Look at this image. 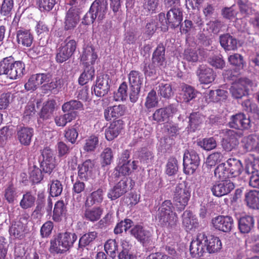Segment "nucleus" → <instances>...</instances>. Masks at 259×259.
<instances>
[{
  "label": "nucleus",
  "mask_w": 259,
  "mask_h": 259,
  "mask_svg": "<svg viewBox=\"0 0 259 259\" xmlns=\"http://www.w3.org/2000/svg\"><path fill=\"white\" fill-rule=\"evenodd\" d=\"M77 239V236L74 232L59 233L50 240L49 251L53 254H63L73 247Z\"/></svg>",
  "instance_id": "1"
},
{
  "label": "nucleus",
  "mask_w": 259,
  "mask_h": 259,
  "mask_svg": "<svg viewBox=\"0 0 259 259\" xmlns=\"http://www.w3.org/2000/svg\"><path fill=\"white\" fill-rule=\"evenodd\" d=\"M174 210V207L170 200H166L162 203L156 214V219L161 227L168 229H171L176 227L178 217Z\"/></svg>",
  "instance_id": "2"
},
{
  "label": "nucleus",
  "mask_w": 259,
  "mask_h": 259,
  "mask_svg": "<svg viewBox=\"0 0 259 259\" xmlns=\"http://www.w3.org/2000/svg\"><path fill=\"white\" fill-rule=\"evenodd\" d=\"M76 49V42L74 39L67 37L64 44H62L57 49L56 61L58 63H62L68 60L74 54Z\"/></svg>",
  "instance_id": "3"
},
{
  "label": "nucleus",
  "mask_w": 259,
  "mask_h": 259,
  "mask_svg": "<svg viewBox=\"0 0 259 259\" xmlns=\"http://www.w3.org/2000/svg\"><path fill=\"white\" fill-rule=\"evenodd\" d=\"M190 197V192L184 183L177 185L174 191V200L178 209L182 211L188 204Z\"/></svg>",
  "instance_id": "4"
},
{
  "label": "nucleus",
  "mask_w": 259,
  "mask_h": 259,
  "mask_svg": "<svg viewBox=\"0 0 259 259\" xmlns=\"http://www.w3.org/2000/svg\"><path fill=\"white\" fill-rule=\"evenodd\" d=\"M200 158L197 152L189 149L185 151L183 156L184 171L186 174H192L200 164Z\"/></svg>",
  "instance_id": "5"
},
{
  "label": "nucleus",
  "mask_w": 259,
  "mask_h": 259,
  "mask_svg": "<svg viewBox=\"0 0 259 259\" xmlns=\"http://www.w3.org/2000/svg\"><path fill=\"white\" fill-rule=\"evenodd\" d=\"M233 224L234 221L231 217L219 215L211 219L210 226L217 231L228 233L231 231Z\"/></svg>",
  "instance_id": "6"
},
{
  "label": "nucleus",
  "mask_w": 259,
  "mask_h": 259,
  "mask_svg": "<svg viewBox=\"0 0 259 259\" xmlns=\"http://www.w3.org/2000/svg\"><path fill=\"white\" fill-rule=\"evenodd\" d=\"M81 10L76 6L71 7L66 13L64 18V30H73L80 21Z\"/></svg>",
  "instance_id": "7"
},
{
  "label": "nucleus",
  "mask_w": 259,
  "mask_h": 259,
  "mask_svg": "<svg viewBox=\"0 0 259 259\" xmlns=\"http://www.w3.org/2000/svg\"><path fill=\"white\" fill-rule=\"evenodd\" d=\"M111 79L107 74H103L97 77L96 84L92 88V93L98 97L107 95L110 87Z\"/></svg>",
  "instance_id": "8"
},
{
  "label": "nucleus",
  "mask_w": 259,
  "mask_h": 259,
  "mask_svg": "<svg viewBox=\"0 0 259 259\" xmlns=\"http://www.w3.org/2000/svg\"><path fill=\"white\" fill-rule=\"evenodd\" d=\"M41 155L42 159H39L40 167L44 172L50 174L55 167L53 151L50 148L45 147L41 151Z\"/></svg>",
  "instance_id": "9"
},
{
  "label": "nucleus",
  "mask_w": 259,
  "mask_h": 259,
  "mask_svg": "<svg viewBox=\"0 0 259 259\" xmlns=\"http://www.w3.org/2000/svg\"><path fill=\"white\" fill-rule=\"evenodd\" d=\"M206 235L204 233H198L195 239L193 240L190 245V252L193 257L200 256L206 251L205 248Z\"/></svg>",
  "instance_id": "10"
},
{
  "label": "nucleus",
  "mask_w": 259,
  "mask_h": 259,
  "mask_svg": "<svg viewBox=\"0 0 259 259\" xmlns=\"http://www.w3.org/2000/svg\"><path fill=\"white\" fill-rule=\"evenodd\" d=\"M130 230V234L144 245L152 241V233L141 225H136Z\"/></svg>",
  "instance_id": "11"
},
{
  "label": "nucleus",
  "mask_w": 259,
  "mask_h": 259,
  "mask_svg": "<svg viewBox=\"0 0 259 259\" xmlns=\"http://www.w3.org/2000/svg\"><path fill=\"white\" fill-rule=\"evenodd\" d=\"M220 133L224 134L226 136L222 141L223 148L226 151L230 152L239 144L238 136L236 132L232 130H222Z\"/></svg>",
  "instance_id": "12"
},
{
  "label": "nucleus",
  "mask_w": 259,
  "mask_h": 259,
  "mask_svg": "<svg viewBox=\"0 0 259 259\" xmlns=\"http://www.w3.org/2000/svg\"><path fill=\"white\" fill-rule=\"evenodd\" d=\"M178 104H171L164 108L157 109L153 114V120L157 122L168 121L169 117L178 111Z\"/></svg>",
  "instance_id": "13"
},
{
  "label": "nucleus",
  "mask_w": 259,
  "mask_h": 259,
  "mask_svg": "<svg viewBox=\"0 0 259 259\" xmlns=\"http://www.w3.org/2000/svg\"><path fill=\"white\" fill-rule=\"evenodd\" d=\"M235 188V185L230 180H224L215 182L211 187L212 194L218 197L227 195Z\"/></svg>",
  "instance_id": "14"
},
{
  "label": "nucleus",
  "mask_w": 259,
  "mask_h": 259,
  "mask_svg": "<svg viewBox=\"0 0 259 259\" xmlns=\"http://www.w3.org/2000/svg\"><path fill=\"white\" fill-rule=\"evenodd\" d=\"M228 125L237 130H247L250 127V120L244 113H239L231 116Z\"/></svg>",
  "instance_id": "15"
},
{
  "label": "nucleus",
  "mask_w": 259,
  "mask_h": 259,
  "mask_svg": "<svg viewBox=\"0 0 259 259\" xmlns=\"http://www.w3.org/2000/svg\"><path fill=\"white\" fill-rule=\"evenodd\" d=\"M199 81L202 84L211 83L215 79L216 74L213 69L206 65L199 66L196 72Z\"/></svg>",
  "instance_id": "16"
},
{
  "label": "nucleus",
  "mask_w": 259,
  "mask_h": 259,
  "mask_svg": "<svg viewBox=\"0 0 259 259\" xmlns=\"http://www.w3.org/2000/svg\"><path fill=\"white\" fill-rule=\"evenodd\" d=\"M49 81L50 76L48 74L37 73L33 74L25 84V89L27 91H35L40 85Z\"/></svg>",
  "instance_id": "17"
},
{
  "label": "nucleus",
  "mask_w": 259,
  "mask_h": 259,
  "mask_svg": "<svg viewBox=\"0 0 259 259\" xmlns=\"http://www.w3.org/2000/svg\"><path fill=\"white\" fill-rule=\"evenodd\" d=\"M34 135V130L27 126L18 127L16 131V138L21 145L28 146L30 145Z\"/></svg>",
  "instance_id": "18"
},
{
  "label": "nucleus",
  "mask_w": 259,
  "mask_h": 259,
  "mask_svg": "<svg viewBox=\"0 0 259 259\" xmlns=\"http://www.w3.org/2000/svg\"><path fill=\"white\" fill-rule=\"evenodd\" d=\"M128 179L124 178L111 188L107 194V197L111 200H114L124 195L127 191Z\"/></svg>",
  "instance_id": "19"
},
{
  "label": "nucleus",
  "mask_w": 259,
  "mask_h": 259,
  "mask_svg": "<svg viewBox=\"0 0 259 259\" xmlns=\"http://www.w3.org/2000/svg\"><path fill=\"white\" fill-rule=\"evenodd\" d=\"M169 26L175 29L180 26L183 18V11L179 8L172 7L166 13Z\"/></svg>",
  "instance_id": "20"
},
{
  "label": "nucleus",
  "mask_w": 259,
  "mask_h": 259,
  "mask_svg": "<svg viewBox=\"0 0 259 259\" xmlns=\"http://www.w3.org/2000/svg\"><path fill=\"white\" fill-rule=\"evenodd\" d=\"M94 165V161L91 159H87L79 164L77 167V178L81 181H88L92 176Z\"/></svg>",
  "instance_id": "21"
},
{
  "label": "nucleus",
  "mask_w": 259,
  "mask_h": 259,
  "mask_svg": "<svg viewBox=\"0 0 259 259\" xmlns=\"http://www.w3.org/2000/svg\"><path fill=\"white\" fill-rule=\"evenodd\" d=\"M9 67V71L7 77L12 80L17 79L22 77L25 71V64L22 61H15L13 62L11 60Z\"/></svg>",
  "instance_id": "22"
},
{
  "label": "nucleus",
  "mask_w": 259,
  "mask_h": 259,
  "mask_svg": "<svg viewBox=\"0 0 259 259\" xmlns=\"http://www.w3.org/2000/svg\"><path fill=\"white\" fill-rule=\"evenodd\" d=\"M91 9L97 18L98 21L105 18L108 10L107 0H95L92 4Z\"/></svg>",
  "instance_id": "23"
},
{
  "label": "nucleus",
  "mask_w": 259,
  "mask_h": 259,
  "mask_svg": "<svg viewBox=\"0 0 259 259\" xmlns=\"http://www.w3.org/2000/svg\"><path fill=\"white\" fill-rule=\"evenodd\" d=\"M182 224L187 231L195 230L199 227L197 218L189 210H185L182 214Z\"/></svg>",
  "instance_id": "24"
},
{
  "label": "nucleus",
  "mask_w": 259,
  "mask_h": 259,
  "mask_svg": "<svg viewBox=\"0 0 259 259\" xmlns=\"http://www.w3.org/2000/svg\"><path fill=\"white\" fill-rule=\"evenodd\" d=\"M16 39L19 47H30L33 41V36L29 30L21 28L16 31Z\"/></svg>",
  "instance_id": "25"
},
{
  "label": "nucleus",
  "mask_w": 259,
  "mask_h": 259,
  "mask_svg": "<svg viewBox=\"0 0 259 259\" xmlns=\"http://www.w3.org/2000/svg\"><path fill=\"white\" fill-rule=\"evenodd\" d=\"M165 54V46L162 43H160L158 45L152 54V61L160 68L165 67L166 64Z\"/></svg>",
  "instance_id": "26"
},
{
  "label": "nucleus",
  "mask_w": 259,
  "mask_h": 259,
  "mask_svg": "<svg viewBox=\"0 0 259 259\" xmlns=\"http://www.w3.org/2000/svg\"><path fill=\"white\" fill-rule=\"evenodd\" d=\"M123 128V122L119 119L113 121L105 130V137L108 141L116 138Z\"/></svg>",
  "instance_id": "27"
},
{
  "label": "nucleus",
  "mask_w": 259,
  "mask_h": 259,
  "mask_svg": "<svg viewBox=\"0 0 259 259\" xmlns=\"http://www.w3.org/2000/svg\"><path fill=\"white\" fill-rule=\"evenodd\" d=\"M219 40L221 47L225 51H235L237 48V39L229 33L221 35Z\"/></svg>",
  "instance_id": "28"
},
{
  "label": "nucleus",
  "mask_w": 259,
  "mask_h": 259,
  "mask_svg": "<svg viewBox=\"0 0 259 259\" xmlns=\"http://www.w3.org/2000/svg\"><path fill=\"white\" fill-rule=\"evenodd\" d=\"M125 110L126 107L124 105L109 107L104 110L105 118L107 121H109L112 118H119L124 114Z\"/></svg>",
  "instance_id": "29"
},
{
  "label": "nucleus",
  "mask_w": 259,
  "mask_h": 259,
  "mask_svg": "<svg viewBox=\"0 0 259 259\" xmlns=\"http://www.w3.org/2000/svg\"><path fill=\"white\" fill-rule=\"evenodd\" d=\"M230 92L232 97L237 100L241 99L248 95V89L243 81L233 83L230 88Z\"/></svg>",
  "instance_id": "30"
},
{
  "label": "nucleus",
  "mask_w": 259,
  "mask_h": 259,
  "mask_svg": "<svg viewBox=\"0 0 259 259\" xmlns=\"http://www.w3.org/2000/svg\"><path fill=\"white\" fill-rule=\"evenodd\" d=\"M27 226L21 220L13 223L9 228L11 236L15 238L22 239L25 236Z\"/></svg>",
  "instance_id": "31"
},
{
  "label": "nucleus",
  "mask_w": 259,
  "mask_h": 259,
  "mask_svg": "<svg viewBox=\"0 0 259 259\" xmlns=\"http://www.w3.org/2000/svg\"><path fill=\"white\" fill-rule=\"evenodd\" d=\"M238 223L240 232L242 234H247L253 228L254 220L252 216L245 215L239 219Z\"/></svg>",
  "instance_id": "32"
},
{
  "label": "nucleus",
  "mask_w": 259,
  "mask_h": 259,
  "mask_svg": "<svg viewBox=\"0 0 259 259\" xmlns=\"http://www.w3.org/2000/svg\"><path fill=\"white\" fill-rule=\"evenodd\" d=\"M228 172L231 178L239 176L242 171L243 165L241 161L236 158H229L227 161Z\"/></svg>",
  "instance_id": "33"
},
{
  "label": "nucleus",
  "mask_w": 259,
  "mask_h": 259,
  "mask_svg": "<svg viewBox=\"0 0 259 259\" xmlns=\"http://www.w3.org/2000/svg\"><path fill=\"white\" fill-rule=\"evenodd\" d=\"M205 241V248L207 252L212 253L218 252L222 248V242L218 237L210 235L207 237Z\"/></svg>",
  "instance_id": "34"
},
{
  "label": "nucleus",
  "mask_w": 259,
  "mask_h": 259,
  "mask_svg": "<svg viewBox=\"0 0 259 259\" xmlns=\"http://www.w3.org/2000/svg\"><path fill=\"white\" fill-rule=\"evenodd\" d=\"M98 234L96 231H91L82 235L79 239L77 250L83 251L85 247L91 245Z\"/></svg>",
  "instance_id": "35"
},
{
  "label": "nucleus",
  "mask_w": 259,
  "mask_h": 259,
  "mask_svg": "<svg viewBox=\"0 0 259 259\" xmlns=\"http://www.w3.org/2000/svg\"><path fill=\"white\" fill-rule=\"evenodd\" d=\"M84 71L80 75L78 83L81 85L85 84L89 80H92L95 76V69L93 66L90 65L89 62L84 63Z\"/></svg>",
  "instance_id": "36"
},
{
  "label": "nucleus",
  "mask_w": 259,
  "mask_h": 259,
  "mask_svg": "<svg viewBox=\"0 0 259 259\" xmlns=\"http://www.w3.org/2000/svg\"><path fill=\"white\" fill-rule=\"evenodd\" d=\"M82 128V127L81 124L78 123H75L73 126L65 130L64 133L65 138L71 144H75L78 137L79 133Z\"/></svg>",
  "instance_id": "37"
},
{
  "label": "nucleus",
  "mask_w": 259,
  "mask_h": 259,
  "mask_svg": "<svg viewBox=\"0 0 259 259\" xmlns=\"http://www.w3.org/2000/svg\"><path fill=\"white\" fill-rule=\"evenodd\" d=\"M77 115L76 111H71L66 113L56 116L55 118V122L58 126L64 127L67 123L71 122L75 119Z\"/></svg>",
  "instance_id": "38"
},
{
  "label": "nucleus",
  "mask_w": 259,
  "mask_h": 259,
  "mask_svg": "<svg viewBox=\"0 0 259 259\" xmlns=\"http://www.w3.org/2000/svg\"><path fill=\"white\" fill-rule=\"evenodd\" d=\"M56 102L54 100H48L44 104L40 113V118L48 119L51 118L55 110Z\"/></svg>",
  "instance_id": "39"
},
{
  "label": "nucleus",
  "mask_w": 259,
  "mask_h": 259,
  "mask_svg": "<svg viewBox=\"0 0 259 259\" xmlns=\"http://www.w3.org/2000/svg\"><path fill=\"white\" fill-rule=\"evenodd\" d=\"M160 4V0H143L142 12L148 16L156 13Z\"/></svg>",
  "instance_id": "40"
},
{
  "label": "nucleus",
  "mask_w": 259,
  "mask_h": 259,
  "mask_svg": "<svg viewBox=\"0 0 259 259\" xmlns=\"http://www.w3.org/2000/svg\"><path fill=\"white\" fill-rule=\"evenodd\" d=\"M129 87L141 88L144 81L143 75L138 71L132 70L128 74Z\"/></svg>",
  "instance_id": "41"
},
{
  "label": "nucleus",
  "mask_w": 259,
  "mask_h": 259,
  "mask_svg": "<svg viewBox=\"0 0 259 259\" xmlns=\"http://www.w3.org/2000/svg\"><path fill=\"white\" fill-rule=\"evenodd\" d=\"M98 56L95 52V49L92 47L88 46L84 49L80 60L83 65L84 63L89 62L90 65L93 66Z\"/></svg>",
  "instance_id": "42"
},
{
  "label": "nucleus",
  "mask_w": 259,
  "mask_h": 259,
  "mask_svg": "<svg viewBox=\"0 0 259 259\" xmlns=\"http://www.w3.org/2000/svg\"><path fill=\"white\" fill-rule=\"evenodd\" d=\"M66 212V207L63 201H58L55 204L53 220L56 222L61 221L62 218L65 215Z\"/></svg>",
  "instance_id": "43"
},
{
  "label": "nucleus",
  "mask_w": 259,
  "mask_h": 259,
  "mask_svg": "<svg viewBox=\"0 0 259 259\" xmlns=\"http://www.w3.org/2000/svg\"><path fill=\"white\" fill-rule=\"evenodd\" d=\"M206 95V97L209 101L217 102L226 100L228 93L226 90L218 89L215 91L210 90Z\"/></svg>",
  "instance_id": "44"
},
{
  "label": "nucleus",
  "mask_w": 259,
  "mask_h": 259,
  "mask_svg": "<svg viewBox=\"0 0 259 259\" xmlns=\"http://www.w3.org/2000/svg\"><path fill=\"white\" fill-rule=\"evenodd\" d=\"M103 213V209L100 207H94L87 208L84 213V218L91 222L99 220Z\"/></svg>",
  "instance_id": "45"
},
{
  "label": "nucleus",
  "mask_w": 259,
  "mask_h": 259,
  "mask_svg": "<svg viewBox=\"0 0 259 259\" xmlns=\"http://www.w3.org/2000/svg\"><path fill=\"white\" fill-rule=\"evenodd\" d=\"M189 118V126L190 128V132H195L203 122L204 117L199 112H193L190 114Z\"/></svg>",
  "instance_id": "46"
},
{
  "label": "nucleus",
  "mask_w": 259,
  "mask_h": 259,
  "mask_svg": "<svg viewBox=\"0 0 259 259\" xmlns=\"http://www.w3.org/2000/svg\"><path fill=\"white\" fill-rule=\"evenodd\" d=\"M138 161L134 160L131 163H118L116 167L119 174L123 176L128 175L132 171V170H136L138 167Z\"/></svg>",
  "instance_id": "47"
},
{
  "label": "nucleus",
  "mask_w": 259,
  "mask_h": 259,
  "mask_svg": "<svg viewBox=\"0 0 259 259\" xmlns=\"http://www.w3.org/2000/svg\"><path fill=\"white\" fill-rule=\"evenodd\" d=\"M62 110L64 113L82 110H83V105L78 100H71L62 105Z\"/></svg>",
  "instance_id": "48"
},
{
  "label": "nucleus",
  "mask_w": 259,
  "mask_h": 259,
  "mask_svg": "<svg viewBox=\"0 0 259 259\" xmlns=\"http://www.w3.org/2000/svg\"><path fill=\"white\" fill-rule=\"evenodd\" d=\"M237 4L242 14L249 16L255 13V7L256 5L254 3H252L248 1L243 2L242 1H239L238 2Z\"/></svg>",
  "instance_id": "49"
},
{
  "label": "nucleus",
  "mask_w": 259,
  "mask_h": 259,
  "mask_svg": "<svg viewBox=\"0 0 259 259\" xmlns=\"http://www.w3.org/2000/svg\"><path fill=\"white\" fill-rule=\"evenodd\" d=\"M104 191L102 188H99L93 192L86 201V205H93L96 203H100L103 200Z\"/></svg>",
  "instance_id": "50"
},
{
  "label": "nucleus",
  "mask_w": 259,
  "mask_h": 259,
  "mask_svg": "<svg viewBox=\"0 0 259 259\" xmlns=\"http://www.w3.org/2000/svg\"><path fill=\"white\" fill-rule=\"evenodd\" d=\"M183 100L185 102H189L196 97L197 92L192 87L184 84L182 87Z\"/></svg>",
  "instance_id": "51"
},
{
  "label": "nucleus",
  "mask_w": 259,
  "mask_h": 259,
  "mask_svg": "<svg viewBox=\"0 0 259 259\" xmlns=\"http://www.w3.org/2000/svg\"><path fill=\"white\" fill-rule=\"evenodd\" d=\"M98 145V137L95 135H92L85 140L83 148L87 152H93L97 148Z\"/></svg>",
  "instance_id": "52"
},
{
  "label": "nucleus",
  "mask_w": 259,
  "mask_h": 259,
  "mask_svg": "<svg viewBox=\"0 0 259 259\" xmlns=\"http://www.w3.org/2000/svg\"><path fill=\"white\" fill-rule=\"evenodd\" d=\"M35 197L30 192H27L23 195L20 201V206L24 209L30 208L34 205Z\"/></svg>",
  "instance_id": "53"
},
{
  "label": "nucleus",
  "mask_w": 259,
  "mask_h": 259,
  "mask_svg": "<svg viewBox=\"0 0 259 259\" xmlns=\"http://www.w3.org/2000/svg\"><path fill=\"white\" fill-rule=\"evenodd\" d=\"M50 194L52 197H57L60 196L63 191V185L62 183L58 180H52L50 181Z\"/></svg>",
  "instance_id": "54"
},
{
  "label": "nucleus",
  "mask_w": 259,
  "mask_h": 259,
  "mask_svg": "<svg viewBox=\"0 0 259 259\" xmlns=\"http://www.w3.org/2000/svg\"><path fill=\"white\" fill-rule=\"evenodd\" d=\"M214 176L219 179L224 180L231 178L226 164L222 163L218 165L214 171Z\"/></svg>",
  "instance_id": "55"
},
{
  "label": "nucleus",
  "mask_w": 259,
  "mask_h": 259,
  "mask_svg": "<svg viewBox=\"0 0 259 259\" xmlns=\"http://www.w3.org/2000/svg\"><path fill=\"white\" fill-rule=\"evenodd\" d=\"M244 196V201L246 205L250 208H252L259 197V191L249 190L245 193Z\"/></svg>",
  "instance_id": "56"
},
{
  "label": "nucleus",
  "mask_w": 259,
  "mask_h": 259,
  "mask_svg": "<svg viewBox=\"0 0 259 259\" xmlns=\"http://www.w3.org/2000/svg\"><path fill=\"white\" fill-rule=\"evenodd\" d=\"M134 224V222L130 219H125L118 223L114 229V233L115 234H121L123 230L126 232L130 229Z\"/></svg>",
  "instance_id": "57"
},
{
  "label": "nucleus",
  "mask_w": 259,
  "mask_h": 259,
  "mask_svg": "<svg viewBox=\"0 0 259 259\" xmlns=\"http://www.w3.org/2000/svg\"><path fill=\"white\" fill-rule=\"evenodd\" d=\"M159 28V24L157 19L151 18L147 21L145 29V34L148 38H150Z\"/></svg>",
  "instance_id": "58"
},
{
  "label": "nucleus",
  "mask_w": 259,
  "mask_h": 259,
  "mask_svg": "<svg viewBox=\"0 0 259 259\" xmlns=\"http://www.w3.org/2000/svg\"><path fill=\"white\" fill-rule=\"evenodd\" d=\"M197 146L206 151H210L217 147L215 140L212 138H204L197 142Z\"/></svg>",
  "instance_id": "59"
},
{
  "label": "nucleus",
  "mask_w": 259,
  "mask_h": 259,
  "mask_svg": "<svg viewBox=\"0 0 259 259\" xmlns=\"http://www.w3.org/2000/svg\"><path fill=\"white\" fill-rule=\"evenodd\" d=\"M104 249L107 254L114 258L116 255V252L118 249V243L115 240H108L104 244Z\"/></svg>",
  "instance_id": "60"
},
{
  "label": "nucleus",
  "mask_w": 259,
  "mask_h": 259,
  "mask_svg": "<svg viewBox=\"0 0 259 259\" xmlns=\"http://www.w3.org/2000/svg\"><path fill=\"white\" fill-rule=\"evenodd\" d=\"M155 63L144 61L141 65V69L145 76L152 77L156 75Z\"/></svg>",
  "instance_id": "61"
},
{
  "label": "nucleus",
  "mask_w": 259,
  "mask_h": 259,
  "mask_svg": "<svg viewBox=\"0 0 259 259\" xmlns=\"http://www.w3.org/2000/svg\"><path fill=\"white\" fill-rule=\"evenodd\" d=\"M178 161L176 158L170 157L168 159L166 165L165 172L169 176L176 175L178 171Z\"/></svg>",
  "instance_id": "62"
},
{
  "label": "nucleus",
  "mask_w": 259,
  "mask_h": 259,
  "mask_svg": "<svg viewBox=\"0 0 259 259\" xmlns=\"http://www.w3.org/2000/svg\"><path fill=\"white\" fill-rule=\"evenodd\" d=\"M158 103V99L156 92L152 90L149 93L146 99L145 106L147 109H150L156 107Z\"/></svg>",
  "instance_id": "63"
},
{
  "label": "nucleus",
  "mask_w": 259,
  "mask_h": 259,
  "mask_svg": "<svg viewBox=\"0 0 259 259\" xmlns=\"http://www.w3.org/2000/svg\"><path fill=\"white\" fill-rule=\"evenodd\" d=\"M158 88V94L161 97L169 99L173 95L174 93L170 84L161 83Z\"/></svg>",
  "instance_id": "64"
}]
</instances>
